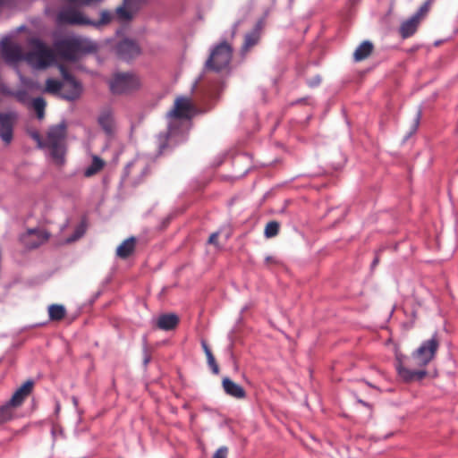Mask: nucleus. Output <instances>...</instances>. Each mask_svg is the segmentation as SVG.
<instances>
[{"instance_id": "nucleus-1", "label": "nucleus", "mask_w": 458, "mask_h": 458, "mask_svg": "<svg viewBox=\"0 0 458 458\" xmlns=\"http://www.w3.org/2000/svg\"><path fill=\"white\" fill-rule=\"evenodd\" d=\"M439 347L436 335L421 343L411 357L396 355L395 368L405 382L420 381L427 376L426 366L433 360Z\"/></svg>"}, {"instance_id": "nucleus-2", "label": "nucleus", "mask_w": 458, "mask_h": 458, "mask_svg": "<svg viewBox=\"0 0 458 458\" xmlns=\"http://www.w3.org/2000/svg\"><path fill=\"white\" fill-rule=\"evenodd\" d=\"M66 129L67 124L63 120L60 123L51 126L45 138L35 129L28 128L27 133L37 143L38 148L44 149L57 165H63L66 153Z\"/></svg>"}, {"instance_id": "nucleus-3", "label": "nucleus", "mask_w": 458, "mask_h": 458, "mask_svg": "<svg viewBox=\"0 0 458 458\" xmlns=\"http://www.w3.org/2000/svg\"><path fill=\"white\" fill-rule=\"evenodd\" d=\"M56 52L65 60L75 61L81 53H92L97 44L88 38L75 37L64 38L55 44Z\"/></svg>"}, {"instance_id": "nucleus-4", "label": "nucleus", "mask_w": 458, "mask_h": 458, "mask_svg": "<svg viewBox=\"0 0 458 458\" xmlns=\"http://www.w3.org/2000/svg\"><path fill=\"white\" fill-rule=\"evenodd\" d=\"M168 131L165 135L158 136V148L162 153L165 147L166 141L179 142L184 139L185 134L191 127V116H168Z\"/></svg>"}, {"instance_id": "nucleus-5", "label": "nucleus", "mask_w": 458, "mask_h": 458, "mask_svg": "<svg viewBox=\"0 0 458 458\" xmlns=\"http://www.w3.org/2000/svg\"><path fill=\"white\" fill-rule=\"evenodd\" d=\"M30 43L32 50L25 54L24 61L38 69L46 68L54 63V52L41 40L32 38Z\"/></svg>"}, {"instance_id": "nucleus-6", "label": "nucleus", "mask_w": 458, "mask_h": 458, "mask_svg": "<svg viewBox=\"0 0 458 458\" xmlns=\"http://www.w3.org/2000/svg\"><path fill=\"white\" fill-rule=\"evenodd\" d=\"M233 56L232 47L225 41L216 45L210 52L205 66L216 72L227 71Z\"/></svg>"}, {"instance_id": "nucleus-7", "label": "nucleus", "mask_w": 458, "mask_h": 458, "mask_svg": "<svg viewBox=\"0 0 458 458\" xmlns=\"http://www.w3.org/2000/svg\"><path fill=\"white\" fill-rule=\"evenodd\" d=\"M141 86L140 78L128 72L116 73L110 82L114 94H129L138 90Z\"/></svg>"}, {"instance_id": "nucleus-8", "label": "nucleus", "mask_w": 458, "mask_h": 458, "mask_svg": "<svg viewBox=\"0 0 458 458\" xmlns=\"http://www.w3.org/2000/svg\"><path fill=\"white\" fill-rule=\"evenodd\" d=\"M209 110L191 97L178 96L167 114H200Z\"/></svg>"}, {"instance_id": "nucleus-9", "label": "nucleus", "mask_w": 458, "mask_h": 458, "mask_svg": "<svg viewBox=\"0 0 458 458\" xmlns=\"http://www.w3.org/2000/svg\"><path fill=\"white\" fill-rule=\"evenodd\" d=\"M56 22L59 25L89 26V19L78 7L69 5L63 7L57 13Z\"/></svg>"}, {"instance_id": "nucleus-10", "label": "nucleus", "mask_w": 458, "mask_h": 458, "mask_svg": "<svg viewBox=\"0 0 458 458\" xmlns=\"http://www.w3.org/2000/svg\"><path fill=\"white\" fill-rule=\"evenodd\" d=\"M114 52L118 58L128 62L141 55V47L136 40L126 38L115 45Z\"/></svg>"}, {"instance_id": "nucleus-11", "label": "nucleus", "mask_w": 458, "mask_h": 458, "mask_svg": "<svg viewBox=\"0 0 458 458\" xmlns=\"http://www.w3.org/2000/svg\"><path fill=\"white\" fill-rule=\"evenodd\" d=\"M61 72L64 79L61 98L67 100L77 99L82 92L81 84L65 69L62 68Z\"/></svg>"}, {"instance_id": "nucleus-12", "label": "nucleus", "mask_w": 458, "mask_h": 458, "mask_svg": "<svg viewBox=\"0 0 458 458\" xmlns=\"http://www.w3.org/2000/svg\"><path fill=\"white\" fill-rule=\"evenodd\" d=\"M0 47L2 55L7 63L14 64L24 60L25 54H23L21 47L10 39H3Z\"/></svg>"}, {"instance_id": "nucleus-13", "label": "nucleus", "mask_w": 458, "mask_h": 458, "mask_svg": "<svg viewBox=\"0 0 458 458\" xmlns=\"http://www.w3.org/2000/svg\"><path fill=\"white\" fill-rule=\"evenodd\" d=\"M48 239V234L38 229H30L21 236V242L28 249H35Z\"/></svg>"}, {"instance_id": "nucleus-14", "label": "nucleus", "mask_w": 458, "mask_h": 458, "mask_svg": "<svg viewBox=\"0 0 458 458\" xmlns=\"http://www.w3.org/2000/svg\"><path fill=\"white\" fill-rule=\"evenodd\" d=\"M33 387V381L28 380L20 386L6 403L13 410L21 406L25 398L30 394Z\"/></svg>"}, {"instance_id": "nucleus-15", "label": "nucleus", "mask_w": 458, "mask_h": 458, "mask_svg": "<svg viewBox=\"0 0 458 458\" xmlns=\"http://www.w3.org/2000/svg\"><path fill=\"white\" fill-rule=\"evenodd\" d=\"M15 116H0V138L7 145L13 140Z\"/></svg>"}, {"instance_id": "nucleus-16", "label": "nucleus", "mask_w": 458, "mask_h": 458, "mask_svg": "<svg viewBox=\"0 0 458 458\" xmlns=\"http://www.w3.org/2000/svg\"><path fill=\"white\" fill-rule=\"evenodd\" d=\"M179 323V317L174 313L160 315L156 320V326L161 330L169 331L174 329Z\"/></svg>"}, {"instance_id": "nucleus-17", "label": "nucleus", "mask_w": 458, "mask_h": 458, "mask_svg": "<svg viewBox=\"0 0 458 458\" xmlns=\"http://www.w3.org/2000/svg\"><path fill=\"white\" fill-rule=\"evenodd\" d=\"M223 388L226 394L236 398V399H243L246 396V392L242 386L234 383L228 377H225L223 379Z\"/></svg>"}, {"instance_id": "nucleus-18", "label": "nucleus", "mask_w": 458, "mask_h": 458, "mask_svg": "<svg viewBox=\"0 0 458 458\" xmlns=\"http://www.w3.org/2000/svg\"><path fill=\"white\" fill-rule=\"evenodd\" d=\"M420 20H419L416 16L412 15L410 19L404 21L400 27V34L403 38H407L412 36L419 27L420 23Z\"/></svg>"}, {"instance_id": "nucleus-19", "label": "nucleus", "mask_w": 458, "mask_h": 458, "mask_svg": "<svg viewBox=\"0 0 458 458\" xmlns=\"http://www.w3.org/2000/svg\"><path fill=\"white\" fill-rule=\"evenodd\" d=\"M374 46L369 41H363L354 51L353 59L360 62L367 59L372 53Z\"/></svg>"}, {"instance_id": "nucleus-20", "label": "nucleus", "mask_w": 458, "mask_h": 458, "mask_svg": "<svg viewBox=\"0 0 458 458\" xmlns=\"http://www.w3.org/2000/svg\"><path fill=\"white\" fill-rule=\"evenodd\" d=\"M136 240L130 237L123 241L116 249V255L121 259L128 258L135 249Z\"/></svg>"}, {"instance_id": "nucleus-21", "label": "nucleus", "mask_w": 458, "mask_h": 458, "mask_svg": "<svg viewBox=\"0 0 458 458\" xmlns=\"http://www.w3.org/2000/svg\"><path fill=\"white\" fill-rule=\"evenodd\" d=\"M98 123L103 131L109 136L114 135L117 130L114 116H98Z\"/></svg>"}, {"instance_id": "nucleus-22", "label": "nucleus", "mask_w": 458, "mask_h": 458, "mask_svg": "<svg viewBox=\"0 0 458 458\" xmlns=\"http://www.w3.org/2000/svg\"><path fill=\"white\" fill-rule=\"evenodd\" d=\"M104 161L97 156L93 157L92 163L84 171L86 177H90L98 173L104 166Z\"/></svg>"}, {"instance_id": "nucleus-23", "label": "nucleus", "mask_w": 458, "mask_h": 458, "mask_svg": "<svg viewBox=\"0 0 458 458\" xmlns=\"http://www.w3.org/2000/svg\"><path fill=\"white\" fill-rule=\"evenodd\" d=\"M15 418V410L6 403L0 406V425L7 423Z\"/></svg>"}, {"instance_id": "nucleus-24", "label": "nucleus", "mask_w": 458, "mask_h": 458, "mask_svg": "<svg viewBox=\"0 0 458 458\" xmlns=\"http://www.w3.org/2000/svg\"><path fill=\"white\" fill-rule=\"evenodd\" d=\"M136 9H131L128 5L123 4L122 6H118L115 10L116 16L121 21H130L133 16V13H135Z\"/></svg>"}, {"instance_id": "nucleus-25", "label": "nucleus", "mask_w": 458, "mask_h": 458, "mask_svg": "<svg viewBox=\"0 0 458 458\" xmlns=\"http://www.w3.org/2000/svg\"><path fill=\"white\" fill-rule=\"evenodd\" d=\"M65 312L63 305L52 304L48 307V315L51 320H61L65 316Z\"/></svg>"}, {"instance_id": "nucleus-26", "label": "nucleus", "mask_w": 458, "mask_h": 458, "mask_svg": "<svg viewBox=\"0 0 458 458\" xmlns=\"http://www.w3.org/2000/svg\"><path fill=\"white\" fill-rule=\"evenodd\" d=\"M63 89V82L55 80V79H47L46 81V91L51 93L53 95H58L61 97V92Z\"/></svg>"}, {"instance_id": "nucleus-27", "label": "nucleus", "mask_w": 458, "mask_h": 458, "mask_svg": "<svg viewBox=\"0 0 458 458\" xmlns=\"http://www.w3.org/2000/svg\"><path fill=\"white\" fill-rule=\"evenodd\" d=\"M259 40V36L256 31L248 33L244 38V42L242 48V52H248L252 47L258 44Z\"/></svg>"}, {"instance_id": "nucleus-28", "label": "nucleus", "mask_w": 458, "mask_h": 458, "mask_svg": "<svg viewBox=\"0 0 458 458\" xmlns=\"http://www.w3.org/2000/svg\"><path fill=\"white\" fill-rule=\"evenodd\" d=\"M113 15L109 11L103 10L100 13V19L98 21H92L89 26L99 28L103 25L108 24L112 21Z\"/></svg>"}, {"instance_id": "nucleus-29", "label": "nucleus", "mask_w": 458, "mask_h": 458, "mask_svg": "<svg viewBox=\"0 0 458 458\" xmlns=\"http://www.w3.org/2000/svg\"><path fill=\"white\" fill-rule=\"evenodd\" d=\"M278 231L279 224L276 221H271L267 224L264 233L267 238H272L278 233Z\"/></svg>"}, {"instance_id": "nucleus-30", "label": "nucleus", "mask_w": 458, "mask_h": 458, "mask_svg": "<svg viewBox=\"0 0 458 458\" xmlns=\"http://www.w3.org/2000/svg\"><path fill=\"white\" fill-rule=\"evenodd\" d=\"M31 106L36 112V114H44L46 101L43 98H36L31 102Z\"/></svg>"}, {"instance_id": "nucleus-31", "label": "nucleus", "mask_w": 458, "mask_h": 458, "mask_svg": "<svg viewBox=\"0 0 458 458\" xmlns=\"http://www.w3.org/2000/svg\"><path fill=\"white\" fill-rule=\"evenodd\" d=\"M435 0H427L420 7V9L417 11V13L414 14V16H416L419 20H422L426 15L427 13H428L430 7H431V4L432 3L434 2Z\"/></svg>"}, {"instance_id": "nucleus-32", "label": "nucleus", "mask_w": 458, "mask_h": 458, "mask_svg": "<svg viewBox=\"0 0 458 458\" xmlns=\"http://www.w3.org/2000/svg\"><path fill=\"white\" fill-rule=\"evenodd\" d=\"M84 233H85V225H84V224L81 223L76 227L71 237L67 238L65 242L67 243L75 242L78 239H80Z\"/></svg>"}, {"instance_id": "nucleus-33", "label": "nucleus", "mask_w": 458, "mask_h": 458, "mask_svg": "<svg viewBox=\"0 0 458 458\" xmlns=\"http://www.w3.org/2000/svg\"><path fill=\"white\" fill-rule=\"evenodd\" d=\"M420 124V116L414 117L411 123V127L410 131L407 132V134L403 138V142L406 141L410 137H411L417 131Z\"/></svg>"}, {"instance_id": "nucleus-34", "label": "nucleus", "mask_w": 458, "mask_h": 458, "mask_svg": "<svg viewBox=\"0 0 458 458\" xmlns=\"http://www.w3.org/2000/svg\"><path fill=\"white\" fill-rule=\"evenodd\" d=\"M70 3H77L80 5L89 6L93 4L101 3L103 0H67Z\"/></svg>"}, {"instance_id": "nucleus-35", "label": "nucleus", "mask_w": 458, "mask_h": 458, "mask_svg": "<svg viewBox=\"0 0 458 458\" xmlns=\"http://www.w3.org/2000/svg\"><path fill=\"white\" fill-rule=\"evenodd\" d=\"M144 2L145 0H124L125 5H128L131 9L136 10H138Z\"/></svg>"}, {"instance_id": "nucleus-36", "label": "nucleus", "mask_w": 458, "mask_h": 458, "mask_svg": "<svg viewBox=\"0 0 458 458\" xmlns=\"http://www.w3.org/2000/svg\"><path fill=\"white\" fill-rule=\"evenodd\" d=\"M207 360H208V364L211 368L213 373L214 374H218L219 368H218V365L216 362L214 355H210V357H208Z\"/></svg>"}, {"instance_id": "nucleus-37", "label": "nucleus", "mask_w": 458, "mask_h": 458, "mask_svg": "<svg viewBox=\"0 0 458 458\" xmlns=\"http://www.w3.org/2000/svg\"><path fill=\"white\" fill-rule=\"evenodd\" d=\"M228 454V449L225 446H221L218 448L214 454L212 458H226Z\"/></svg>"}, {"instance_id": "nucleus-38", "label": "nucleus", "mask_w": 458, "mask_h": 458, "mask_svg": "<svg viewBox=\"0 0 458 458\" xmlns=\"http://www.w3.org/2000/svg\"><path fill=\"white\" fill-rule=\"evenodd\" d=\"M218 237V233H214L209 236L208 243L216 244V239Z\"/></svg>"}, {"instance_id": "nucleus-39", "label": "nucleus", "mask_w": 458, "mask_h": 458, "mask_svg": "<svg viewBox=\"0 0 458 458\" xmlns=\"http://www.w3.org/2000/svg\"><path fill=\"white\" fill-rule=\"evenodd\" d=\"M201 346H202V349L204 351V352H207L208 351H209V347L208 345V344L206 343V341H201Z\"/></svg>"}, {"instance_id": "nucleus-40", "label": "nucleus", "mask_w": 458, "mask_h": 458, "mask_svg": "<svg viewBox=\"0 0 458 458\" xmlns=\"http://www.w3.org/2000/svg\"><path fill=\"white\" fill-rule=\"evenodd\" d=\"M320 81H321V80H320V78H319V77H317V78H316V80H313V81H312V82H310V86H316V85H318V84H319V83H320Z\"/></svg>"}, {"instance_id": "nucleus-41", "label": "nucleus", "mask_w": 458, "mask_h": 458, "mask_svg": "<svg viewBox=\"0 0 458 458\" xmlns=\"http://www.w3.org/2000/svg\"><path fill=\"white\" fill-rule=\"evenodd\" d=\"M265 261H266V263H267V264H269V263H271V262H273V261H274V258H273V257H271V256H267V257L265 259Z\"/></svg>"}, {"instance_id": "nucleus-42", "label": "nucleus", "mask_w": 458, "mask_h": 458, "mask_svg": "<svg viewBox=\"0 0 458 458\" xmlns=\"http://www.w3.org/2000/svg\"><path fill=\"white\" fill-rule=\"evenodd\" d=\"M205 354H206L207 358L210 357V355H213L211 350H209L207 352H205Z\"/></svg>"}, {"instance_id": "nucleus-43", "label": "nucleus", "mask_w": 458, "mask_h": 458, "mask_svg": "<svg viewBox=\"0 0 458 458\" xmlns=\"http://www.w3.org/2000/svg\"><path fill=\"white\" fill-rule=\"evenodd\" d=\"M377 262H378V259H377V258H376V259L373 260L372 266H375Z\"/></svg>"}, {"instance_id": "nucleus-44", "label": "nucleus", "mask_w": 458, "mask_h": 458, "mask_svg": "<svg viewBox=\"0 0 458 458\" xmlns=\"http://www.w3.org/2000/svg\"><path fill=\"white\" fill-rule=\"evenodd\" d=\"M148 361H149V358H146V359L144 360V363H145V364H147Z\"/></svg>"}, {"instance_id": "nucleus-45", "label": "nucleus", "mask_w": 458, "mask_h": 458, "mask_svg": "<svg viewBox=\"0 0 458 458\" xmlns=\"http://www.w3.org/2000/svg\"><path fill=\"white\" fill-rule=\"evenodd\" d=\"M37 117H38V121H41V119H42L44 116L39 115V116H37Z\"/></svg>"}, {"instance_id": "nucleus-46", "label": "nucleus", "mask_w": 458, "mask_h": 458, "mask_svg": "<svg viewBox=\"0 0 458 458\" xmlns=\"http://www.w3.org/2000/svg\"><path fill=\"white\" fill-rule=\"evenodd\" d=\"M66 226H67V223H65V224L62 226V228H61V229H62V230H64V227H66Z\"/></svg>"}, {"instance_id": "nucleus-47", "label": "nucleus", "mask_w": 458, "mask_h": 458, "mask_svg": "<svg viewBox=\"0 0 458 458\" xmlns=\"http://www.w3.org/2000/svg\"><path fill=\"white\" fill-rule=\"evenodd\" d=\"M4 3V0H0V5Z\"/></svg>"}]
</instances>
